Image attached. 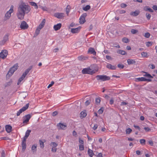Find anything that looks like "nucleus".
I'll return each instance as SVG.
<instances>
[{
    "instance_id": "1",
    "label": "nucleus",
    "mask_w": 157,
    "mask_h": 157,
    "mask_svg": "<svg viewBox=\"0 0 157 157\" xmlns=\"http://www.w3.org/2000/svg\"><path fill=\"white\" fill-rule=\"evenodd\" d=\"M30 10V6L25 3H22L19 5L16 13L18 19L21 20L23 19L25 14L28 13Z\"/></svg>"
},
{
    "instance_id": "2",
    "label": "nucleus",
    "mask_w": 157,
    "mask_h": 157,
    "mask_svg": "<svg viewBox=\"0 0 157 157\" xmlns=\"http://www.w3.org/2000/svg\"><path fill=\"white\" fill-rule=\"evenodd\" d=\"M18 67V64L17 63L14 64L11 68L10 69L7 75L9 76H11L13 73L17 69Z\"/></svg>"
},
{
    "instance_id": "3",
    "label": "nucleus",
    "mask_w": 157,
    "mask_h": 157,
    "mask_svg": "<svg viewBox=\"0 0 157 157\" xmlns=\"http://www.w3.org/2000/svg\"><path fill=\"white\" fill-rule=\"evenodd\" d=\"M97 80L102 81L109 80L110 79V77L105 75H97L96 77Z\"/></svg>"
},
{
    "instance_id": "4",
    "label": "nucleus",
    "mask_w": 157,
    "mask_h": 157,
    "mask_svg": "<svg viewBox=\"0 0 157 157\" xmlns=\"http://www.w3.org/2000/svg\"><path fill=\"white\" fill-rule=\"evenodd\" d=\"M95 73V71L92 70L90 67L84 68L82 71V73L84 74H89L92 75Z\"/></svg>"
},
{
    "instance_id": "5",
    "label": "nucleus",
    "mask_w": 157,
    "mask_h": 157,
    "mask_svg": "<svg viewBox=\"0 0 157 157\" xmlns=\"http://www.w3.org/2000/svg\"><path fill=\"white\" fill-rule=\"evenodd\" d=\"M13 9H11L10 8V10L7 12L5 14L4 19V21H6L10 18L11 16V13L13 12Z\"/></svg>"
},
{
    "instance_id": "6",
    "label": "nucleus",
    "mask_w": 157,
    "mask_h": 157,
    "mask_svg": "<svg viewBox=\"0 0 157 157\" xmlns=\"http://www.w3.org/2000/svg\"><path fill=\"white\" fill-rule=\"evenodd\" d=\"M31 117V115L30 114L25 115L23 117V124H27Z\"/></svg>"
},
{
    "instance_id": "7",
    "label": "nucleus",
    "mask_w": 157,
    "mask_h": 157,
    "mask_svg": "<svg viewBox=\"0 0 157 157\" xmlns=\"http://www.w3.org/2000/svg\"><path fill=\"white\" fill-rule=\"evenodd\" d=\"M29 104L28 103L25 105V106L23 107L21 109H20L17 113V116H19L21 113L22 112L26 110L29 107Z\"/></svg>"
},
{
    "instance_id": "8",
    "label": "nucleus",
    "mask_w": 157,
    "mask_h": 157,
    "mask_svg": "<svg viewBox=\"0 0 157 157\" xmlns=\"http://www.w3.org/2000/svg\"><path fill=\"white\" fill-rule=\"evenodd\" d=\"M87 16L86 13H83L80 17L79 18V22L80 24H83L86 21L85 17Z\"/></svg>"
},
{
    "instance_id": "9",
    "label": "nucleus",
    "mask_w": 157,
    "mask_h": 157,
    "mask_svg": "<svg viewBox=\"0 0 157 157\" xmlns=\"http://www.w3.org/2000/svg\"><path fill=\"white\" fill-rule=\"evenodd\" d=\"M57 127L58 130H65L67 128V125L66 124H64L59 123L57 124Z\"/></svg>"
},
{
    "instance_id": "10",
    "label": "nucleus",
    "mask_w": 157,
    "mask_h": 157,
    "mask_svg": "<svg viewBox=\"0 0 157 157\" xmlns=\"http://www.w3.org/2000/svg\"><path fill=\"white\" fill-rule=\"evenodd\" d=\"M8 54V51L6 50H3L0 53V57L2 59H5Z\"/></svg>"
},
{
    "instance_id": "11",
    "label": "nucleus",
    "mask_w": 157,
    "mask_h": 157,
    "mask_svg": "<svg viewBox=\"0 0 157 157\" xmlns=\"http://www.w3.org/2000/svg\"><path fill=\"white\" fill-rule=\"evenodd\" d=\"M20 27L21 29H25L28 28L29 25L25 21H23L21 23Z\"/></svg>"
},
{
    "instance_id": "12",
    "label": "nucleus",
    "mask_w": 157,
    "mask_h": 157,
    "mask_svg": "<svg viewBox=\"0 0 157 157\" xmlns=\"http://www.w3.org/2000/svg\"><path fill=\"white\" fill-rule=\"evenodd\" d=\"M136 81L140 82V81H147L148 82H151L152 80L150 79H147L144 77H141L137 78H136Z\"/></svg>"
},
{
    "instance_id": "13",
    "label": "nucleus",
    "mask_w": 157,
    "mask_h": 157,
    "mask_svg": "<svg viewBox=\"0 0 157 157\" xmlns=\"http://www.w3.org/2000/svg\"><path fill=\"white\" fill-rule=\"evenodd\" d=\"M54 16L58 19H62L64 17V14L63 13H55Z\"/></svg>"
},
{
    "instance_id": "14",
    "label": "nucleus",
    "mask_w": 157,
    "mask_h": 157,
    "mask_svg": "<svg viewBox=\"0 0 157 157\" xmlns=\"http://www.w3.org/2000/svg\"><path fill=\"white\" fill-rule=\"evenodd\" d=\"M32 68V66H30L29 68L26 69L25 71V72L23 73L22 75L21 76H22L23 78H25L26 77L27 75L29 73V71L31 70Z\"/></svg>"
},
{
    "instance_id": "15",
    "label": "nucleus",
    "mask_w": 157,
    "mask_h": 157,
    "mask_svg": "<svg viewBox=\"0 0 157 157\" xmlns=\"http://www.w3.org/2000/svg\"><path fill=\"white\" fill-rule=\"evenodd\" d=\"M8 40V36L7 35H5L3 38V40L0 41V45H2L4 44L6 41Z\"/></svg>"
},
{
    "instance_id": "16",
    "label": "nucleus",
    "mask_w": 157,
    "mask_h": 157,
    "mask_svg": "<svg viewBox=\"0 0 157 157\" xmlns=\"http://www.w3.org/2000/svg\"><path fill=\"white\" fill-rule=\"evenodd\" d=\"M89 57L81 55L78 57V59L81 61H84L88 59Z\"/></svg>"
},
{
    "instance_id": "17",
    "label": "nucleus",
    "mask_w": 157,
    "mask_h": 157,
    "mask_svg": "<svg viewBox=\"0 0 157 157\" xmlns=\"http://www.w3.org/2000/svg\"><path fill=\"white\" fill-rule=\"evenodd\" d=\"M88 53L91 54H93L94 55H96V52L95 51L94 49L93 48H90L88 51Z\"/></svg>"
},
{
    "instance_id": "18",
    "label": "nucleus",
    "mask_w": 157,
    "mask_h": 157,
    "mask_svg": "<svg viewBox=\"0 0 157 157\" xmlns=\"http://www.w3.org/2000/svg\"><path fill=\"white\" fill-rule=\"evenodd\" d=\"M81 28V27L80 26H79L76 28L71 29V32L72 33H78L80 31Z\"/></svg>"
},
{
    "instance_id": "19",
    "label": "nucleus",
    "mask_w": 157,
    "mask_h": 157,
    "mask_svg": "<svg viewBox=\"0 0 157 157\" xmlns=\"http://www.w3.org/2000/svg\"><path fill=\"white\" fill-rule=\"evenodd\" d=\"M5 128L8 133H10L12 131V127L10 125H6L5 126Z\"/></svg>"
},
{
    "instance_id": "20",
    "label": "nucleus",
    "mask_w": 157,
    "mask_h": 157,
    "mask_svg": "<svg viewBox=\"0 0 157 157\" xmlns=\"http://www.w3.org/2000/svg\"><path fill=\"white\" fill-rule=\"evenodd\" d=\"M62 25L61 23H59L54 25L53 28L55 31L59 30L61 28Z\"/></svg>"
},
{
    "instance_id": "21",
    "label": "nucleus",
    "mask_w": 157,
    "mask_h": 157,
    "mask_svg": "<svg viewBox=\"0 0 157 157\" xmlns=\"http://www.w3.org/2000/svg\"><path fill=\"white\" fill-rule=\"evenodd\" d=\"M127 63L128 65L133 64H135L136 61L135 59H129L127 60Z\"/></svg>"
},
{
    "instance_id": "22",
    "label": "nucleus",
    "mask_w": 157,
    "mask_h": 157,
    "mask_svg": "<svg viewBox=\"0 0 157 157\" xmlns=\"http://www.w3.org/2000/svg\"><path fill=\"white\" fill-rule=\"evenodd\" d=\"M106 67L111 70H115L116 67V66H112L111 64L109 63H108L107 64Z\"/></svg>"
},
{
    "instance_id": "23",
    "label": "nucleus",
    "mask_w": 157,
    "mask_h": 157,
    "mask_svg": "<svg viewBox=\"0 0 157 157\" xmlns=\"http://www.w3.org/2000/svg\"><path fill=\"white\" fill-rule=\"evenodd\" d=\"M139 11H136L134 12H131L130 14L131 15L133 16H136L139 14Z\"/></svg>"
},
{
    "instance_id": "24",
    "label": "nucleus",
    "mask_w": 157,
    "mask_h": 157,
    "mask_svg": "<svg viewBox=\"0 0 157 157\" xmlns=\"http://www.w3.org/2000/svg\"><path fill=\"white\" fill-rule=\"evenodd\" d=\"M142 72L143 73H145V74L143 76L144 77H147L148 78H153V77L151 76L150 74H149L147 72L142 71Z\"/></svg>"
},
{
    "instance_id": "25",
    "label": "nucleus",
    "mask_w": 157,
    "mask_h": 157,
    "mask_svg": "<svg viewBox=\"0 0 157 157\" xmlns=\"http://www.w3.org/2000/svg\"><path fill=\"white\" fill-rule=\"evenodd\" d=\"M80 117L82 119L85 117L87 115L86 110L83 111L81 112L80 113Z\"/></svg>"
},
{
    "instance_id": "26",
    "label": "nucleus",
    "mask_w": 157,
    "mask_h": 157,
    "mask_svg": "<svg viewBox=\"0 0 157 157\" xmlns=\"http://www.w3.org/2000/svg\"><path fill=\"white\" fill-rule=\"evenodd\" d=\"M88 154L90 157H92L93 155H94L93 151L90 148L88 149Z\"/></svg>"
},
{
    "instance_id": "27",
    "label": "nucleus",
    "mask_w": 157,
    "mask_h": 157,
    "mask_svg": "<svg viewBox=\"0 0 157 157\" xmlns=\"http://www.w3.org/2000/svg\"><path fill=\"white\" fill-rule=\"evenodd\" d=\"M30 5L33 6H34L35 8L36 9H37L38 8V6L37 4L34 2H30Z\"/></svg>"
},
{
    "instance_id": "28",
    "label": "nucleus",
    "mask_w": 157,
    "mask_h": 157,
    "mask_svg": "<svg viewBox=\"0 0 157 157\" xmlns=\"http://www.w3.org/2000/svg\"><path fill=\"white\" fill-rule=\"evenodd\" d=\"M90 6L89 5H86L85 7L83 8V10L85 11H87L90 9Z\"/></svg>"
},
{
    "instance_id": "29",
    "label": "nucleus",
    "mask_w": 157,
    "mask_h": 157,
    "mask_svg": "<svg viewBox=\"0 0 157 157\" xmlns=\"http://www.w3.org/2000/svg\"><path fill=\"white\" fill-rule=\"evenodd\" d=\"M31 132V130H27L25 132V136H24L25 137L28 138L29 135H30V133Z\"/></svg>"
},
{
    "instance_id": "30",
    "label": "nucleus",
    "mask_w": 157,
    "mask_h": 157,
    "mask_svg": "<svg viewBox=\"0 0 157 157\" xmlns=\"http://www.w3.org/2000/svg\"><path fill=\"white\" fill-rule=\"evenodd\" d=\"M141 55L143 57H146L147 58L148 57V56H147V52H142L141 53Z\"/></svg>"
},
{
    "instance_id": "31",
    "label": "nucleus",
    "mask_w": 157,
    "mask_h": 157,
    "mask_svg": "<svg viewBox=\"0 0 157 157\" xmlns=\"http://www.w3.org/2000/svg\"><path fill=\"white\" fill-rule=\"evenodd\" d=\"M39 142L40 147L42 148H44V142L41 140H39Z\"/></svg>"
},
{
    "instance_id": "32",
    "label": "nucleus",
    "mask_w": 157,
    "mask_h": 157,
    "mask_svg": "<svg viewBox=\"0 0 157 157\" xmlns=\"http://www.w3.org/2000/svg\"><path fill=\"white\" fill-rule=\"evenodd\" d=\"M117 53L122 55H124L126 54L125 51L121 50H119L117 51Z\"/></svg>"
},
{
    "instance_id": "33",
    "label": "nucleus",
    "mask_w": 157,
    "mask_h": 157,
    "mask_svg": "<svg viewBox=\"0 0 157 157\" xmlns=\"http://www.w3.org/2000/svg\"><path fill=\"white\" fill-rule=\"evenodd\" d=\"M21 146L22 147V150L23 151H24L26 148V143H22Z\"/></svg>"
},
{
    "instance_id": "34",
    "label": "nucleus",
    "mask_w": 157,
    "mask_h": 157,
    "mask_svg": "<svg viewBox=\"0 0 157 157\" xmlns=\"http://www.w3.org/2000/svg\"><path fill=\"white\" fill-rule=\"evenodd\" d=\"M122 41L123 42L126 43L129 41V40L127 38L124 37L122 39Z\"/></svg>"
},
{
    "instance_id": "35",
    "label": "nucleus",
    "mask_w": 157,
    "mask_h": 157,
    "mask_svg": "<svg viewBox=\"0 0 157 157\" xmlns=\"http://www.w3.org/2000/svg\"><path fill=\"white\" fill-rule=\"evenodd\" d=\"M40 29H39L37 28L35 31V36H36L38 35L40 33Z\"/></svg>"
},
{
    "instance_id": "36",
    "label": "nucleus",
    "mask_w": 157,
    "mask_h": 157,
    "mask_svg": "<svg viewBox=\"0 0 157 157\" xmlns=\"http://www.w3.org/2000/svg\"><path fill=\"white\" fill-rule=\"evenodd\" d=\"M37 145H34L32 147V150L33 152L36 151Z\"/></svg>"
},
{
    "instance_id": "37",
    "label": "nucleus",
    "mask_w": 157,
    "mask_h": 157,
    "mask_svg": "<svg viewBox=\"0 0 157 157\" xmlns=\"http://www.w3.org/2000/svg\"><path fill=\"white\" fill-rule=\"evenodd\" d=\"M50 145L53 147H56L58 145V144L55 142H52Z\"/></svg>"
},
{
    "instance_id": "38",
    "label": "nucleus",
    "mask_w": 157,
    "mask_h": 157,
    "mask_svg": "<svg viewBox=\"0 0 157 157\" xmlns=\"http://www.w3.org/2000/svg\"><path fill=\"white\" fill-rule=\"evenodd\" d=\"M132 131V130L130 128L127 129L126 130V133L127 134H129Z\"/></svg>"
},
{
    "instance_id": "39",
    "label": "nucleus",
    "mask_w": 157,
    "mask_h": 157,
    "mask_svg": "<svg viewBox=\"0 0 157 157\" xmlns=\"http://www.w3.org/2000/svg\"><path fill=\"white\" fill-rule=\"evenodd\" d=\"M24 78H23L22 76L21 77L19 78L17 84L18 85H19V84L21 83V82L24 79Z\"/></svg>"
},
{
    "instance_id": "40",
    "label": "nucleus",
    "mask_w": 157,
    "mask_h": 157,
    "mask_svg": "<svg viewBox=\"0 0 157 157\" xmlns=\"http://www.w3.org/2000/svg\"><path fill=\"white\" fill-rule=\"evenodd\" d=\"M140 143L142 145L145 144L146 140L144 139H141L140 140Z\"/></svg>"
},
{
    "instance_id": "41",
    "label": "nucleus",
    "mask_w": 157,
    "mask_h": 157,
    "mask_svg": "<svg viewBox=\"0 0 157 157\" xmlns=\"http://www.w3.org/2000/svg\"><path fill=\"white\" fill-rule=\"evenodd\" d=\"M103 108L101 107L98 110V113L99 114H101L103 113Z\"/></svg>"
},
{
    "instance_id": "42",
    "label": "nucleus",
    "mask_w": 157,
    "mask_h": 157,
    "mask_svg": "<svg viewBox=\"0 0 157 157\" xmlns=\"http://www.w3.org/2000/svg\"><path fill=\"white\" fill-rule=\"evenodd\" d=\"M79 149L80 151H83L84 149V146L83 144H80L79 145Z\"/></svg>"
},
{
    "instance_id": "43",
    "label": "nucleus",
    "mask_w": 157,
    "mask_h": 157,
    "mask_svg": "<svg viewBox=\"0 0 157 157\" xmlns=\"http://www.w3.org/2000/svg\"><path fill=\"white\" fill-rule=\"evenodd\" d=\"M117 67L120 69H122L124 67V65L122 64H118Z\"/></svg>"
},
{
    "instance_id": "44",
    "label": "nucleus",
    "mask_w": 157,
    "mask_h": 157,
    "mask_svg": "<svg viewBox=\"0 0 157 157\" xmlns=\"http://www.w3.org/2000/svg\"><path fill=\"white\" fill-rule=\"evenodd\" d=\"M131 32L132 34H135L138 32V30L136 29H132Z\"/></svg>"
},
{
    "instance_id": "45",
    "label": "nucleus",
    "mask_w": 157,
    "mask_h": 157,
    "mask_svg": "<svg viewBox=\"0 0 157 157\" xmlns=\"http://www.w3.org/2000/svg\"><path fill=\"white\" fill-rule=\"evenodd\" d=\"M101 100L100 98H96L95 100V102L97 104H99Z\"/></svg>"
},
{
    "instance_id": "46",
    "label": "nucleus",
    "mask_w": 157,
    "mask_h": 157,
    "mask_svg": "<svg viewBox=\"0 0 157 157\" xmlns=\"http://www.w3.org/2000/svg\"><path fill=\"white\" fill-rule=\"evenodd\" d=\"M150 33L147 32L145 34L144 36L147 38H148L150 37Z\"/></svg>"
},
{
    "instance_id": "47",
    "label": "nucleus",
    "mask_w": 157,
    "mask_h": 157,
    "mask_svg": "<svg viewBox=\"0 0 157 157\" xmlns=\"http://www.w3.org/2000/svg\"><path fill=\"white\" fill-rule=\"evenodd\" d=\"M152 44V43L151 42H146V45L147 47H149Z\"/></svg>"
},
{
    "instance_id": "48",
    "label": "nucleus",
    "mask_w": 157,
    "mask_h": 157,
    "mask_svg": "<svg viewBox=\"0 0 157 157\" xmlns=\"http://www.w3.org/2000/svg\"><path fill=\"white\" fill-rule=\"evenodd\" d=\"M146 16L147 19L148 20H150V19L151 17V15L150 14L148 13H146Z\"/></svg>"
},
{
    "instance_id": "49",
    "label": "nucleus",
    "mask_w": 157,
    "mask_h": 157,
    "mask_svg": "<svg viewBox=\"0 0 157 157\" xmlns=\"http://www.w3.org/2000/svg\"><path fill=\"white\" fill-rule=\"evenodd\" d=\"M54 81H52L51 83L49 84L48 86V88H49L51 87L54 84Z\"/></svg>"
},
{
    "instance_id": "50",
    "label": "nucleus",
    "mask_w": 157,
    "mask_h": 157,
    "mask_svg": "<svg viewBox=\"0 0 157 157\" xmlns=\"http://www.w3.org/2000/svg\"><path fill=\"white\" fill-rule=\"evenodd\" d=\"M45 19H43L41 22V23L40 24V25L44 26L45 24Z\"/></svg>"
},
{
    "instance_id": "51",
    "label": "nucleus",
    "mask_w": 157,
    "mask_h": 157,
    "mask_svg": "<svg viewBox=\"0 0 157 157\" xmlns=\"http://www.w3.org/2000/svg\"><path fill=\"white\" fill-rule=\"evenodd\" d=\"M127 5L126 4L124 3H121V6L122 8H125L127 6Z\"/></svg>"
},
{
    "instance_id": "52",
    "label": "nucleus",
    "mask_w": 157,
    "mask_h": 157,
    "mask_svg": "<svg viewBox=\"0 0 157 157\" xmlns=\"http://www.w3.org/2000/svg\"><path fill=\"white\" fill-rule=\"evenodd\" d=\"M144 129L146 131V132H149L151 131V129L148 127H144Z\"/></svg>"
},
{
    "instance_id": "53",
    "label": "nucleus",
    "mask_w": 157,
    "mask_h": 157,
    "mask_svg": "<svg viewBox=\"0 0 157 157\" xmlns=\"http://www.w3.org/2000/svg\"><path fill=\"white\" fill-rule=\"evenodd\" d=\"M148 143L149 144H150L151 146H152L153 145V142L151 140H150L148 141Z\"/></svg>"
},
{
    "instance_id": "54",
    "label": "nucleus",
    "mask_w": 157,
    "mask_h": 157,
    "mask_svg": "<svg viewBox=\"0 0 157 157\" xmlns=\"http://www.w3.org/2000/svg\"><path fill=\"white\" fill-rule=\"evenodd\" d=\"M58 113L57 111H54L52 113V116L53 117L55 116Z\"/></svg>"
},
{
    "instance_id": "55",
    "label": "nucleus",
    "mask_w": 157,
    "mask_h": 157,
    "mask_svg": "<svg viewBox=\"0 0 157 157\" xmlns=\"http://www.w3.org/2000/svg\"><path fill=\"white\" fill-rule=\"evenodd\" d=\"M114 100L113 98H112L109 101V104L110 105H112L113 103Z\"/></svg>"
},
{
    "instance_id": "56",
    "label": "nucleus",
    "mask_w": 157,
    "mask_h": 157,
    "mask_svg": "<svg viewBox=\"0 0 157 157\" xmlns=\"http://www.w3.org/2000/svg\"><path fill=\"white\" fill-rule=\"evenodd\" d=\"M98 125L97 124H95L93 128V129L94 130H95L97 128Z\"/></svg>"
},
{
    "instance_id": "57",
    "label": "nucleus",
    "mask_w": 157,
    "mask_h": 157,
    "mask_svg": "<svg viewBox=\"0 0 157 157\" xmlns=\"http://www.w3.org/2000/svg\"><path fill=\"white\" fill-rule=\"evenodd\" d=\"M134 127L136 129H138V130H139V131H140V128L139 126L134 125Z\"/></svg>"
},
{
    "instance_id": "58",
    "label": "nucleus",
    "mask_w": 157,
    "mask_h": 157,
    "mask_svg": "<svg viewBox=\"0 0 157 157\" xmlns=\"http://www.w3.org/2000/svg\"><path fill=\"white\" fill-rule=\"evenodd\" d=\"M44 27V25L40 24L39 26L37 27V28L41 30Z\"/></svg>"
},
{
    "instance_id": "59",
    "label": "nucleus",
    "mask_w": 157,
    "mask_h": 157,
    "mask_svg": "<svg viewBox=\"0 0 157 157\" xmlns=\"http://www.w3.org/2000/svg\"><path fill=\"white\" fill-rule=\"evenodd\" d=\"M68 6H67V8L66 10V13L67 14V15H68V14L70 12V10L69 9L67 8Z\"/></svg>"
},
{
    "instance_id": "60",
    "label": "nucleus",
    "mask_w": 157,
    "mask_h": 157,
    "mask_svg": "<svg viewBox=\"0 0 157 157\" xmlns=\"http://www.w3.org/2000/svg\"><path fill=\"white\" fill-rule=\"evenodd\" d=\"M57 150L56 148V147H52V151L53 152H55Z\"/></svg>"
},
{
    "instance_id": "61",
    "label": "nucleus",
    "mask_w": 157,
    "mask_h": 157,
    "mask_svg": "<svg viewBox=\"0 0 157 157\" xmlns=\"http://www.w3.org/2000/svg\"><path fill=\"white\" fill-rule=\"evenodd\" d=\"M128 104V103H127V102H126L123 101V102H121V105H126Z\"/></svg>"
},
{
    "instance_id": "62",
    "label": "nucleus",
    "mask_w": 157,
    "mask_h": 157,
    "mask_svg": "<svg viewBox=\"0 0 157 157\" xmlns=\"http://www.w3.org/2000/svg\"><path fill=\"white\" fill-rule=\"evenodd\" d=\"M79 143L81 144H84V141L83 140L81 139H79Z\"/></svg>"
},
{
    "instance_id": "63",
    "label": "nucleus",
    "mask_w": 157,
    "mask_h": 157,
    "mask_svg": "<svg viewBox=\"0 0 157 157\" xmlns=\"http://www.w3.org/2000/svg\"><path fill=\"white\" fill-rule=\"evenodd\" d=\"M5 157V151H3L2 153V157Z\"/></svg>"
},
{
    "instance_id": "64",
    "label": "nucleus",
    "mask_w": 157,
    "mask_h": 157,
    "mask_svg": "<svg viewBox=\"0 0 157 157\" xmlns=\"http://www.w3.org/2000/svg\"><path fill=\"white\" fill-rule=\"evenodd\" d=\"M152 8L155 10H157V6L156 5H154L152 7Z\"/></svg>"
}]
</instances>
